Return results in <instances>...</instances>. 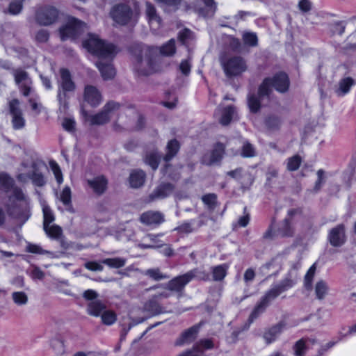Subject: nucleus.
<instances>
[{
    "instance_id": "1a4fd4ad",
    "label": "nucleus",
    "mask_w": 356,
    "mask_h": 356,
    "mask_svg": "<svg viewBox=\"0 0 356 356\" xmlns=\"http://www.w3.org/2000/svg\"><path fill=\"white\" fill-rule=\"evenodd\" d=\"M120 108V104L110 102L107 103L98 113L91 115L90 123L95 125H102L109 122L111 116Z\"/></svg>"
},
{
    "instance_id": "f03ea898",
    "label": "nucleus",
    "mask_w": 356,
    "mask_h": 356,
    "mask_svg": "<svg viewBox=\"0 0 356 356\" xmlns=\"http://www.w3.org/2000/svg\"><path fill=\"white\" fill-rule=\"evenodd\" d=\"M83 46L89 52L97 56L99 59L111 58L116 54L113 44L105 42L95 34H88V38L83 42Z\"/></svg>"
},
{
    "instance_id": "ea45409f",
    "label": "nucleus",
    "mask_w": 356,
    "mask_h": 356,
    "mask_svg": "<svg viewBox=\"0 0 356 356\" xmlns=\"http://www.w3.org/2000/svg\"><path fill=\"white\" fill-rule=\"evenodd\" d=\"M127 260L121 257L108 258L104 259L102 263L108 266L111 268H119L123 267Z\"/></svg>"
},
{
    "instance_id": "393cba45",
    "label": "nucleus",
    "mask_w": 356,
    "mask_h": 356,
    "mask_svg": "<svg viewBox=\"0 0 356 356\" xmlns=\"http://www.w3.org/2000/svg\"><path fill=\"white\" fill-rule=\"evenodd\" d=\"M106 309V306L102 301L94 300L88 304L87 313L90 316L99 317Z\"/></svg>"
},
{
    "instance_id": "603ef678",
    "label": "nucleus",
    "mask_w": 356,
    "mask_h": 356,
    "mask_svg": "<svg viewBox=\"0 0 356 356\" xmlns=\"http://www.w3.org/2000/svg\"><path fill=\"white\" fill-rule=\"evenodd\" d=\"M244 43L247 45L254 47L257 44V36L253 33H245L243 35Z\"/></svg>"
},
{
    "instance_id": "e2e57ef3",
    "label": "nucleus",
    "mask_w": 356,
    "mask_h": 356,
    "mask_svg": "<svg viewBox=\"0 0 356 356\" xmlns=\"http://www.w3.org/2000/svg\"><path fill=\"white\" fill-rule=\"evenodd\" d=\"M84 266L86 268L91 271H102L104 269L102 264L97 261H88L85 263Z\"/></svg>"
},
{
    "instance_id": "de8ad7c7",
    "label": "nucleus",
    "mask_w": 356,
    "mask_h": 356,
    "mask_svg": "<svg viewBox=\"0 0 356 356\" xmlns=\"http://www.w3.org/2000/svg\"><path fill=\"white\" fill-rule=\"evenodd\" d=\"M301 163V158L298 156H293L287 161L286 167L289 171H294L298 169Z\"/></svg>"
},
{
    "instance_id": "2f4dec72",
    "label": "nucleus",
    "mask_w": 356,
    "mask_h": 356,
    "mask_svg": "<svg viewBox=\"0 0 356 356\" xmlns=\"http://www.w3.org/2000/svg\"><path fill=\"white\" fill-rule=\"evenodd\" d=\"M179 149V144L177 140H172L167 145V153L164 157L165 161H168L174 157Z\"/></svg>"
},
{
    "instance_id": "c756f323",
    "label": "nucleus",
    "mask_w": 356,
    "mask_h": 356,
    "mask_svg": "<svg viewBox=\"0 0 356 356\" xmlns=\"http://www.w3.org/2000/svg\"><path fill=\"white\" fill-rule=\"evenodd\" d=\"M354 81L350 77L341 79L339 83V88L336 90L338 95H344L348 93L353 86Z\"/></svg>"
},
{
    "instance_id": "8fccbe9b",
    "label": "nucleus",
    "mask_w": 356,
    "mask_h": 356,
    "mask_svg": "<svg viewBox=\"0 0 356 356\" xmlns=\"http://www.w3.org/2000/svg\"><path fill=\"white\" fill-rule=\"evenodd\" d=\"M50 168L55 176V178L58 184H61L63 181V175L58 165L54 161L49 162Z\"/></svg>"
},
{
    "instance_id": "6ab92c4d",
    "label": "nucleus",
    "mask_w": 356,
    "mask_h": 356,
    "mask_svg": "<svg viewBox=\"0 0 356 356\" xmlns=\"http://www.w3.org/2000/svg\"><path fill=\"white\" fill-rule=\"evenodd\" d=\"M113 58V57L111 58L99 59V60L96 63V66L99 70L104 80L112 79L115 76V70L111 63Z\"/></svg>"
},
{
    "instance_id": "6e6d98bb",
    "label": "nucleus",
    "mask_w": 356,
    "mask_h": 356,
    "mask_svg": "<svg viewBox=\"0 0 356 356\" xmlns=\"http://www.w3.org/2000/svg\"><path fill=\"white\" fill-rule=\"evenodd\" d=\"M316 272V266L315 264H313L308 271L307 272L305 276V284L307 288H310L312 285V282L313 280V278L314 277Z\"/></svg>"
},
{
    "instance_id": "3c124183",
    "label": "nucleus",
    "mask_w": 356,
    "mask_h": 356,
    "mask_svg": "<svg viewBox=\"0 0 356 356\" xmlns=\"http://www.w3.org/2000/svg\"><path fill=\"white\" fill-rule=\"evenodd\" d=\"M24 0H15L10 3L8 13L11 15L19 14L22 9V2Z\"/></svg>"
},
{
    "instance_id": "c9c22d12",
    "label": "nucleus",
    "mask_w": 356,
    "mask_h": 356,
    "mask_svg": "<svg viewBox=\"0 0 356 356\" xmlns=\"http://www.w3.org/2000/svg\"><path fill=\"white\" fill-rule=\"evenodd\" d=\"M44 227V230L45 233L51 238L58 239L62 235V229L58 225H45Z\"/></svg>"
},
{
    "instance_id": "423d86ee",
    "label": "nucleus",
    "mask_w": 356,
    "mask_h": 356,
    "mask_svg": "<svg viewBox=\"0 0 356 356\" xmlns=\"http://www.w3.org/2000/svg\"><path fill=\"white\" fill-rule=\"evenodd\" d=\"M221 65L227 77L238 76L248 70L246 60L241 56L229 57L221 61Z\"/></svg>"
},
{
    "instance_id": "e433bc0d",
    "label": "nucleus",
    "mask_w": 356,
    "mask_h": 356,
    "mask_svg": "<svg viewBox=\"0 0 356 356\" xmlns=\"http://www.w3.org/2000/svg\"><path fill=\"white\" fill-rule=\"evenodd\" d=\"M204 5L205 8L200 9L199 13L204 17H211L212 16L216 9V6L213 0H202Z\"/></svg>"
},
{
    "instance_id": "bb28decb",
    "label": "nucleus",
    "mask_w": 356,
    "mask_h": 356,
    "mask_svg": "<svg viewBox=\"0 0 356 356\" xmlns=\"http://www.w3.org/2000/svg\"><path fill=\"white\" fill-rule=\"evenodd\" d=\"M146 15L149 24L152 26L154 24L159 26L161 23V19L157 15L155 8L149 3H146Z\"/></svg>"
},
{
    "instance_id": "9d476101",
    "label": "nucleus",
    "mask_w": 356,
    "mask_h": 356,
    "mask_svg": "<svg viewBox=\"0 0 356 356\" xmlns=\"http://www.w3.org/2000/svg\"><path fill=\"white\" fill-rule=\"evenodd\" d=\"M295 284V281L286 277L280 283L274 285L271 289L266 292L261 300L267 305H269L273 300L278 297L282 293L291 288Z\"/></svg>"
},
{
    "instance_id": "cd10ccee",
    "label": "nucleus",
    "mask_w": 356,
    "mask_h": 356,
    "mask_svg": "<svg viewBox=\"0 0 356 356\" xmlns=\"http://www.w3.org/2000/svg\"><path fill=\"white\" fill-rule=\"evenodd\" d=\"M159 52L161 55L163 56L170 57L174 56L176 53L175 40L170 39L166 43L163 44L159 48Z\"/></svg>"
},
{
    "instance_id": "9b49d317",
    "label": "nucleus",
    "mask_w": 356,
    "mask_h": 356,
    "mask_svg": "<svg viewBox=\"0 0 356 356\" xmlns=\"http://www.w3.org/2000/svg\"><path fill=\"white\" fill-rule=\"evenodd\" d=\"M58 10L52 6H44L39 8L36 13L35 20L42 26H49L56 22Z\"/></svg>"
},
{
    "instance_id": "774afa93",
    "label": "nucleus",
    "mask_w": 356,
    "mask_h": 356,
    "mask_svg": "<svg viewBox=\"0 0 356 356\" xmlns=\"http://www.w3.org/2000/svg\"><path fill=\"white\" fill-rule=\"evenodd\" d=\"M52 346L58 355H63L65 353V346L61 340H54L52 343Z\"/></svg>"
},
{
    "instance_id": "473e14b6",
    "label": "nucleus",
    "mask_w": 356,
    "mask_h": 356,
    "mask_svg": "<svg viewBox=\"0 0 356 356\" xmlns=\"http://www.w3.org/2000/svg\"><path fill=\"white\" fill-rule=\"evenodd\" d=\"M328 290V285L324 280H319L316 282L315 293L318 299L323 300L327 294Z\"/></svg>"
},
{
    "instance_id": "58836bf2",
    "label": "nucleus",
    "mask_w": 356,
    "mask_h": 356,
    "mask_svg": "<svg viewBox=\"0 0 356 356\" xmlns=\"http://www.w3.org/2000/svg\"><path fill=\"white\" fill-rule=\"evenodd\" d=\"M268 306L264 301H263L261 299L260 301L257 303V305L254 307V309L251 312L250 315V320L251 321H253L256 318H257L261 314L264 312L266 307Z\"/></svg>"
},
{
    "instance_id": "a878e982",
    "label": "nucleus",
    "mask_w": 356,
    "mask_h": 356,
    "mask_svg": "<svg viewBox=\"0 0 356 356\" xmlns=\"http://www.w3.org/2000/svg\"><path fill=\"white\" fill-rule=\"evenodd\" d=\"M145 173L140 170L133 171L129 176V184L132 188H139L142 186L145 180Z\"/></svg>"
},
{
    "instance_id": "0e129e2a",
    "label": "nucleus",
    "mask_w": 356,
    "mask_h": 356,
    "mask_svg": "<svg viewBox=\"0 0 356 356\" xmlns=\"http://www.w3.org/2000/svg\"><path fill=\"white\" fill-rule=\"evenodd\" d=\"M49 37V32L44 29L39 30L35 35L36 41L38 42H45L48 40Z\"/></svg>"
},
{
    "instance_id": "39448f33",
    "label": "nucleus",
    "mask_w": 356,
    "mask_h": 356,
    "mask_svg": "<svg viewBox=\"0 0 356 356\" xmlns=\"http://www.w3.org/2000/svg\"><path fill=\"white\" fill-rule=\"evenodd\" d=\"M60 80L58 81L57 99L60 104V110L65 111L67 108V92L75 90V83L72 79L70 72L66 69H60Z\"/></svg>"
},
{
    "instance_id": "4be33fe9",
    "label": "nucleus",
    "mask_w": 356,
    "mask_h": 356,
    "mask_svg": "<svg viewBox=\"0 0 356 356\" xmlns=\"http://www.w3.org/2000/svg\"><path fill=\"white\" fill-rule=\"evenodd\" d=\"M224 149L225 147L222 144H216L210 154H207L204 156L203 163L208 165L218 163L222 157Z\"/></svg>"
},
{
    "instance_id": "680f3d73",
    "label": "nucleus",
    "mask_w": 356,
    "mask_h": 356,
    "mask_svg": "<svg viewBox=\"0 0 356 356\" xmlns=\"http://www.w3.org/2000/svg\"><path fill=\"white\" fill-rule=\"evenodd\" d=\"M145 309L154 315L159 314L161 312L160 306L154 301H149L147 303Z\"/></svg>"
},
{
    "instance_id": "ddd939ff",
    "label": "nucleus",
    "mask_w": 356,
    "mask_h": 356,
    "mask_svg": "<svg viewBox=\"0 0 356 356\" xmlns=\"http://www.w3.org/2000/svg\"><path fill=\"white\" fill-rule=\"evenodd\" d=\"M9 111L12 116V125L15 129H21L24 127L26 120L23 117L22 110L19 108V102L14 99L9 102Z\"/></svg>"
},
{
    "instance_id": "13d9d810",
    "label": "nucleus",
    "mask_w": 356,
    "mask_h": 356,
    "mask_svg": "<svg viewBox=\"0 0 356 356\" xmlns=\"http://www.w3.org/2000/svg\"><path fill=\"white\" fill-rule=\"evenodd\" d=\"M145 274L155 280H160L168 278L166 275L161 273L160 270L157 268L149 269L146 271Z\"/></svg>"
},
{
    "instance_id": "2eb2a0df",
    "label": "nucleus",
    "mask_w": 356,
    "mask_h": 356,
    "mask_svg": "<svg viewBox=\"0 0 356 356\" xmlns=\"http://www.w3.org/2000/svg\"><path fill=\"white\" fill-rule=\"evenodd\" d=\"M328 240L334 247H340L346 242L345 227L343 225H339L330 229L328 234Z\"/></svg>"
},
{
    "instance_id": "a18cd8bd",
    "label": "nucleus",
    "mask_w": 356,
    "mask_h": 356,
    "mask_svg": "<svg viewBox=\"0 0 356 356\" xmlns=\"http://www.w3.org/2000/svg\"><path fill=\"white\" fill-rule=\"evenodd\" d=\"M15 80L17 84L22 85L23 83H32L28 74L22 70H17L14 72Z\"/></svg>"
},
{
    "instance_id": "a19ab883",
    "label": "nucleus",
    "mask_w": 356,
    "mask_h": 356,
    "mask_svg": "<svg viewBox=\"0 0 356 356\" xmlns=\"http://www.w3.org/2000/svg\"><path fill=\"white\" fill-rule=\"evenodd\" d=\"M12 299L14 303L18 306H23L27 304L29 298L27 294L23 291H15L12 293Z\"/></svg>"
},
{
    "instance_id": "f704fd0d",
    "label": "nucleus",
    "mask_w": 356,
    "mask_h": 356,
    "mask_svg": "<svg viewBox=\"0 0 356 356\" xmlns=\"http://www.w3.org/2000/svg\"><path fill=\"white\" fill-rule=\"evenodd\" d=\"M99 317H101L102 323L106 325H112L117 321L115 312L106 309Z\"/></svg>"
},
{
    "instance_id": "6e6552de",
    "label": "nucleus",
    "mask_w": 356,
    "mask_h": 356,
    "mask_svg": "<svg viewBox=\"0 0 356 356\" xmlns=\"http://www.w3.org/2000/svg\"><path fill=\"white\" fill-rule=\"evenodd\" d=\"M269 79H264L259 86L257 95L252 94L248 96V103L251 112L257 113L265 99H268L270 95Z\"/></svg>"
},
{
    "instance_id": "f257e3e1",
    "label": "nucleus",
    "mask_w": 356,
    "mask_h": 356,
    "mask_svg": "<svg viewBox=\"0 0 356 356\" xmlns=\"http://www.w3.org/2000/svg\"><path fill=\"white\" fill-rule=\"evenodd\" d=\"M0 190L11 193L9 198L13 205L8 207L10 215L25 222L30 217L29 200L21 188L15 186L14 179L5 172L0 173Z\"/></svg>"
},
{
    "instance_id": "4468645a",
    "label": "nucleus",
    "mask_w": 356,
    "mask_h": 356,
    "mask_svg": "<svg viewBox=\"0 0 356 356\" xmlns=\"http://www.w3.org/2000/svg\"><path fill=\"white\" fill-rule=\"evenodd\" d=\"M173 189L174 187L170 184H161L144 199V202L149 204L158 200L164 199L172 193Z\"/></svg>"
},
{
    "instance_id": "72a5a7b5",
    "label": "nucleus",
    "mask_w": 356,
    "mask_h": 356,
    "mask_svg": "<svg viewBox=\"0 0 356 356\" xmlns=\"http://www.w3.org/2000/svg\"><path fill=\"white\" fill-rule=\"evenodd\" d=\"M227 264H222L213 268V279L215 281L222 280L227 275V270L228 269Z\"/></svg>"
},
{
    "instance_id": "7c9ffc66",
    "label": "nucleus",
    "mask_w": 356,
    "mask_h": 356,
    "mask_svg": "<svg viewBox=\"0 0 356 356\" xmlns=\"http://www.w3.org/2000/svg\"><path fill=\"white\" fill-rule=\"evenodd\" d=\"M203 223L200 221L196 225L193 222H185L176 228L180 233L189 234L200 228Z\"/></svg>"
},
{
    "instance_id": "4d7b16f0",
    "label": "nucleus",
    "mask_w": 356,
    "mask_h": 356,
    "mask_svg": "<svg viewBox=\"0 0 356 356\" xmlns=\"http://www.w3.org/2000/svg\"><path fill=\"white\" fill-rule=\"evenodd\" d=\"M60 201L65 204L68 205L71 202V190L68 186H65L60 195Z\"/></svg>"
},
{
    "instance_id": "49530a36",
    "label": "nucleus",
    "mask_w": 356,
    "mask_h": 356,
    "mask_svg": "<svg viewBox=\"0 0 356 356\" xmlns=\"http://www.w3.org/2000/svg\"><path fill=\"white\" fill-rule=\"evenodd\" d=\"M187 275H191V280L196 278L200 280H208L209 275L207 273L202 269L195 268L186 273Z\"/></svg>"
},
{
    "instance_id": "5701e85b",
    "label": "nucleus",
    "mask_w": 356,
    "mask_h": 356,
    "mask_svg": "<svg viewBox=\"0 0 356 356\" xmlns=\"http://www.w3.org/2000/svg\"><path fill=\"white\" fill-rule=\"evenodd\" d=\"M88 186L97 195H102L107 188V179L104 176H97L87 180Z\"/></svg>"
},
{
    "instance_id": "37998d69",
    "label": "nucleus",
    "mask_w": 356,
    "mask_h": 356,
    "mask_svg": "<svg viewBox=\"0 0 356 356\" xmlns=\"http://www.w3.org/2000/svg\"><path fill=\"white\" fill-rule=\"evenodd\" d=\"M42 206L44 218L43 227H44L45 225H49L52 222H54L55 218L52 211L51 210L50 207L48 205H47L45 203H43Z\"/></svg>"
},
{
    "instance_id": "79ce46f5",
    "label": "nucleus",
    "mask_w": 356,
    "mask_h": 356,
    "mask_svg": "<svg viewBox=\"0 0 356 356\" xmlns=\"http://www.w3.org/2000/svg\"><path fill=\"white\" fill-rule=\"evenodd\" d=\"M160 156L156 152L147 153L145 158V161L148 164L153 170H156L159 165V161Z\"/></svg>"
},
{
    "instance_id": "5fc2aeb1",
    "label": "nucleus",
    "mask_w": 356,
    "mask_h": 356,
    "mask_svg": "<svg viewBox=\"0 0 356 356\" xmlns=\"http://www.w3.org/2000/svg\"><path fill=\"white\" fill-rule=\"evenodd\" d=\"M179 40L183 44H186L193 38V33L188 29L181 31L178 35Z\"/></svg>"
},
{
    "instance_id": "b1692460",
    "label": "nucleus",
    "mask_w": 356,
    "mask_h": 356,
    "mask_svg": "<svg viewBox=\"0 0 356 356\" xmlns=\"http://www.w3.org/2000/svg\"><path fill=\"white\" fill-rule=\"evenodd\" d=\"M198 327L193 326L184 332L177 339L175 344L181 346L192 342L197 337Z\"/></svg>"
},
{
    "instance_id": "0eeeda50",
    "label": "nucleus",
    "mask_w": 356,
    "mask_h": 356,
    "mask_svg": "<svg viewBox=\"0 0 356 356\" xmlns=\"http://www.w3.org/2000/svg\"><path fill=\"white\" fill-rule=\"evenodd\" d=\"M87 29V26L83 22L69 17L66 23L60 28V38L63 40L74 39Z\"/></svg>"
},
{
    "instance_id": "69168bd1",
    "label": "nucleus",
    "mask_w": 356,
    "mask_h": 356,
    "mask_svg": "<svg viewBox=\"0 0 356 356\" xmlns=\"http://www.w3.org/2000/svg\"><path fill=\"white\" fill-rule=\"evenodd\" d=\"M242 156L243 157H252L254 156V149L250 143H245L242 149Z\"/></svg>"
},
{
    "instance_id": "864d4df0",
    "label": "nucleus",
    "mask_w": 356,
    "mask_h": 356,
    "mask_svg": "<svg viewBox=\"0 0 356 356\" xmlns=\"http://www.w3.org/2000/svg\"><path fill=\"white\" fill-rule=\"evenodd\" d=\"M161 3L163 6L168 8L172 10H177L182 0H156Z\"/></svg>"
},
{
    "instance_id": "052dcab7",
    "label": "nucleus",
    "mask_w": 356,
    "mask_h": 356,
    "mask_svg": "<svg viewBox=\"0 0 356 356\" xmlns=\"http://www.w3.org/2000/svg\"><path fill=\"white\" fill-rule=\"evenodd\" d=\"M317 177L318 179L316 181L315 186L314 188V191L315 192H318L323 184V183L325 181V172L323 170H318L317 171Z\"/></svg>"
},
{
    "instance_id": "c03bdc74",
    "label": "nucleus",
    "mask_w": 356,
    "mask_h": 356,
    "mask_svg": "<svg viewBox=\"0 0 356 356\" xmlns=\"http://www.w3.org/2000/svg\"><path fill=\"white\" fill-rule=\"evenodd\" d=\"M293 350L295 356H304L307 350L305 340L301 339L297 341L293 346Z\"/></svg>"
},
{
    "instance_id": "dca6fc26",
    "label": "nucleus",
    "mask_w": 356,
    "mask_h": 356,
    "mask_svg": "<svg viewBox=\"0 0 356 356\" xmlns=\"http://www.w3.org/2000/svg\"><path fill=\"white\" fill-rule=\"evenodd\" d=\"M140 221L145 225H158L165 221L164 215L159 211H147L140 216Z\"/></svg>"
},
{
    "instance_id": "09e8293b",
    "label": "nucleus",
    "mask_w": 356,
    "mask_h": 356,
    "mask_svg": "<svg viewBox=\"0 0 356 356\" xmlns=\"http://www.w3.org/2000/svg\"><path fill=\"white\" fill-rule=\"evenodd\" d=\"M217 197L214 193L207 194L202 197V202L208 206L211 209H213L217 203Z\"/></svg>"
},
{
    "instance_id": "4c0bfd02",
    "label": "nucleus",
    "mask_w": 356,
    "mask_h": 356,
    "mask_svg": "<svg viewBox=\"0 0 356 356\" xmlns=\"http://www.w3.org/2000/svg\"><path fill=\"white\" fill-rule=\"evenodd\" d=\"M234 114V108L233 106H227L223 108L220 122L222 125H227L233 118Z\"/></svg>"
},
{
    "instance_id": "aec40b11",
    "label": "nucleus",
    "mask_w": 356,
    "mask_h": 356,
    "mask_svg": "<svg viewBox=\"0 0 356 356\" xmlns=\"http://www.w3.org/2000/svg\"><path fill=\"white\" fill-rule=\"evenodd\" d=\"M83 98L90 106H97L102 102V95L95 86L88 85L85 87Z\"/></svg>"
},
{
    "instance_id": "20e7f679",
    "label": "nucleus",
    "mask_w": 356,
    "mask_h": 356,
    "mask_svg": "<svg viewBox=\"0 0 356 356\" xmlns=\"http://www.w3.org/2000/svg\"><path fill=\"white\" fill-rule=\"evenodd\" d=\"M157 51L155 47H147L143 50V56L136 58L135 70L140 74L148 75L159 70L156 65L157 56L154 54Z\"/></svg>"
},
{
    "instance_id": "412c9836",
    "label": "nucleus",
    "mask_w": 356,
    "mask_h": 356,
    "mask_svg": "<svg viewBox=\"0 0 356 356\" xmlns=\"http://www.w3.org/2000/svg\"><path fill=\"white\" fill-rule=\"evenodd\" d=\"M190 276V275L185 273L175 277L167 284L166 289L177 293L182 291L185 286L191 281V277Z\"/></svg>"
},
{
    "instance_id": "7ed1b4c3",
    "label": "nucleus",
    "mask_w": 356,
    "mask_h": 356,
    "mask_svg": "<svg viewBox=\"0 0 356 356\" xmlns=\"http://www.w3.org/2000/svg\"><path fill=\"white\" fill-rule=\"evenodd\" d=\"M42 168H44L42 163L32 162L30 165L23 163L17 178L19 181L23 183L31 179L34 185L42 186L45 184L46 181L41 172Z\"/></svg>"
},
{
    "instance_id": "f3484780",
    "label": "nucleus",
    "mask_w": 356,
    "mask_h": 356,
    "mask_svg": "<svg viewBox=\"0 0 356 356\" xmlns=\"http://www.w3.org/2000/svg\"><path fill=\"white\" fill-rule=\"evenodd\" d=\"M286 327V323L280 321L278 323L266 329L263 334V339L266 343L269 345L275 342Z\"/></svg>"
},
{
    "instance_id": "c85d7f7f",
    "label": "nucleus",
    "mask_w": 356,
    "mask_h": 356,
    "mask_svg": "<svg viewBox=\"0 0 356 356\" xmlns=\"http://www.w3.org/2000/svg\"><path fill=\"white\" fill-rule=\"evenodd\" d=\"M278 232V234L282 236H292L294 233V229L292 226L291 220L285 218L279 227Z\"/></svg>"
},
{
    "instance_id": "f8f14e48",
    "label": "nucleus",
    "mask_w": 356,
    "mask_h": 356,
    "mask_svg": "<svg viewBox=\"0 0 356 356\" xmlns=\"http://www.w3.org/2000/svg\"><path fill=\"white\" fill-rule=\"evenodd\" d=\"M110 15L117 24L124 25L131 21L133 13L129 6L120 3L112 8Z\"/></svg>"
},
{
    "instance_id": "bf43d9fd",
    "label": "nucleus",
    "mask_w": 356,
    "mask_h": 356,
    "mask_svg": "<svg viewBox=\"0 0 356 356\" xmlns=\"http://www.w3.org/2000/svg\"><path fill=\"white\" fill-rule=\"evenodd\" d=\"M26 250L33 254H44L47 253V252L44 250L40 245L31 243L27 244Z\"/></svg>"
},
{
    "instance_id": "338daca9",
    "label": "nucleus",
    "mask_w": 356,
    "mask_h": 356,
    "mask_svg": "<svg viewBox=\"0 0 356 356\" xmlns=\"http://www.w3.org/2000/svg\"><path fill=\"white\" fill-rule=\"evenodd\" d=\"M281 124V121L279 118L276 116L269 117L266 120V125L270 129H276L279 127Z\"/></svg>"
},
{
    "instance_id": "a211bd4d",
    "label": "nucleus",
    "mask_w": 356,
    "mask_h": 356,
    "mask_svg": "<svg viewBox=\"0 0 356 356\" xmlns=\"http://www.w3.org/2000/svg\"><path fill=\"white\" fill-rule=\"evenodd\" d=\"M269 79V89L270 93L272 91V88L280 92H286L289 86V81L287 75L284 73H280L276 74L273 79L266 78Z\"/></svg>"
}]
</instances>
